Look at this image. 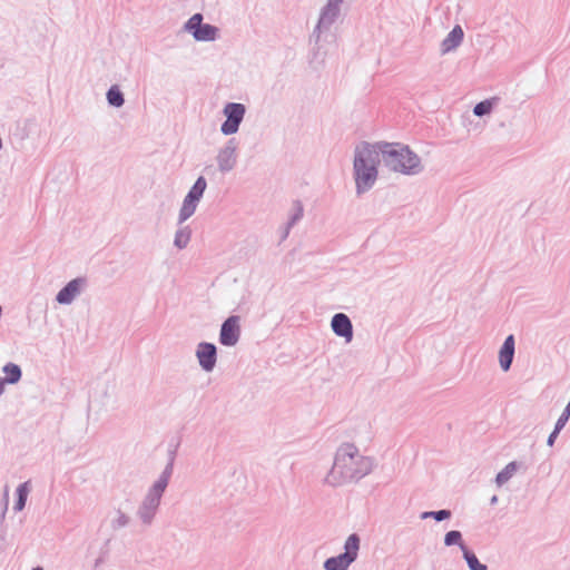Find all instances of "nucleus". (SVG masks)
Masks as SVG:
<instances>
[{
  "label": "nucleus",
  "mask_w": 570,
  "mask_h": 570,
  "mask_svg": "<svg viewBox=\"0 0 570 570\" xmlns=\"http://www.w3.org/2000/svg\"><path fill=\"white\" fill-rule=\"evenodd\" d=\"M374 465L373 458L361 454L354 443L345 442L337 448L324 483L333 488L357 483L373 471Z\"/></svg>",
  "instance_id": "1"
},
{
  "label": "nucleus",
  "mask_w": 570,
  "mask_h": 570,
  "mask_svg": "<svg viewBox=\"0 0 570 570\" xmlns=\"http://www.w3.org/2000/svg\"><path fill=\"white\" fill-rule=\"evenodd\" d=\"M375 147L381 157V163L391 171L413 176L422 173L424 169L419 155L406 145L377 141Z\"/></svg>",
  "instance_id": "2"
},
{
  "label": "nucleus",
  "mask_w": 570,
  "mask_h": 570,
  "mask_svg": "<svg viewBox=\"0 0 570 570\" xmlns=\"http://www.w3.org/2000/svg\"><path fill=\"white\" fill-rule=\"evenodd\" d=\"M381 163L375 144L363 141L354 151L353 173L357 195L368 191L377 179Z\"/></svg>",
  "instance_id": "3"
},
{
  "label": "nucleus",
  "mask_w": 570,
  "mask_h": 570,
  "mask_svg": "<svg viewBox=\"0 0 570 570\" xmlns=\"http://www.w3.org/2000/svg\"><path fill=\"white\" fill-rule=\"evenodd\" d=\"M360 546V535L357 533L350 534L344 543V552L327 558L323 563L324 570H347L357 559Z\"/></svg>",
  "instance_id": "4"
},
{
  "label": "nucleus",
  "mask_w": 570,
  "mask_h": 570,
  "mask_svg": "<svg viewBox=\"0 0 570 570\" xmlns=\"http://www.w3.org/2000/svg\"><path fill=\"white\" fill-rule=\"evenodd\" d=\"M342 2L343 0H326V4L321 9L318 21L311 35V40L316 45L321 40L322 32L330 30L340 17Z\"/></svg>",
  "instance_id": "5"
},
{
  "label": "nucleus",
  "mask_w": 570,
  "mask_h": 570,
  "mask_svg": "<svg viewBox=\"0 0 570 570\" xmlns=\"http://www.w3.org/2000/svg\"><path fill=\"white\" fill-rule=\"evenodd\" d=\"M226 117L220 126V131L225 136L234 135L238 131L246 114L245 105L240 102H227L223 109Z\"/></svg>",
  "instance_id": "6"
},
{
  "label": "nucleus",
  "mask_w": 570,
  "mask_h": 570,
  "mask_svg": "<svg viewBox=\"0 0 570 570\" xmlns=\"http://www.w3.org/2000/svg\"><path fill=\"white\" fill-rule=\"evenodd\" d=\"M238 142L235 138L228 139L226 145L222 147L216 156L218 170L222 174L232 171L237 164Z\"/></svg>",
  "instance_id": "7"
},
{
  "label": "nucleus",
  "mask_w": 570,
  "mask_h": 570,
  "mask_svg": "<svg viewBox=\"0 0 570 570\" xmlns=\"http://www.w3.org/2000/svg\"><path fill=\"white\" fill-rule=\"evenodd\" d=\"M239 317L232 315L220 326L219 343L224 346H234L239 341Z\"/></svg>",
  "instance_id": "8"
},
{
  "label": "nucleus",
  "mask_w": 570,
  "mask_h": 570,
  "mask_svg": "<svg viewBox=\"0 0 570 570\" xmlns=\"http://www.w3.org/2000/svg\"><path fill=\"white\" fill-rule=\"evenodd\" d=\"M199 366L205 372H212L217 363V347L214 343L200 342L196 348Z\"/></svg>",
  "instance_id": "9"
},
{
  "label": "nucleus",
  "mask_w": 570,
  "mask_h": 570,
  "mask_svg": "<svg viewBox=\"0 0 570 570\" xmlns=\"http://www.w3.org/2000/svg\"><path fill=\"white\" fill-rule=\"evenodd\" d=\"M160 500L146 494L137 509V517L144 525H150L158 512Z\"/></svg>",
  "instance_id": "10"
},
{
  "label": "nucleus",
  "mask_w": 570,
  "mask_h": 570,
  "mask_svg": "<svg viewBox=\"0 0 570 570\" xmlns=\"http://www.w3.org/2000/svg\"><path fill=\"white\" fill-rule=\"evenodd\" d=\"M331 327L336 336L343 337L347 343L353 340V324L346 314H334L331 321Z\"/></svg>",
  "instance_id": "11"
},
{
  "label": "nucleus",
  "mask_w": 570,
  "mask_h": 570,
  "mask_svg": "<svg viewBox=\"0 0 570 570\" xmlns=\"http://www.w3.org/2000/svg\"><path fill=\"white\" fill-rule=\"evenodd\" d=\"M515 352L514 335L510 334L505 337L499 351V363L501 368L507 372L511 368Z\"/></svg>",
  "instance_id": "12"
},
{
  "label": "nucleus",
  "mask_w": 570,
  "mask_h": 570,
  "mask_svg": "<svg viewBox=\"0 0 570 570\" xmlns=\"http://www.w3.org/2000/svg\"><path fill=\"white\" fill-rule=\"evenodd\" d=\"M464 32L462 28L458 24L453 27V29L448 33L445 39L441 42V52L448 53L459 47L463 40Z\"/></svg>",
  "instance_id": "13"
},
{
  "label": "nucleus",
  "mask_w": 570,
  "mask_h": 570,
  "mask_svg": "<svg viewBox=\"0 0 570 570\" xmlns=\"http://www.w3.org/2000/svg\"><path fill=\"white\" fill-rule=\"evenodd\" d=\"M171 475H173V472H170L169 469H164L163 472L160 473L159 478L149 488L147 494L161 501V498L164 495L166 488L168 487Z\"/></svg>",
  "instance_id": "14"
},
{
  "label": "nucleus",
  "mask_w": 570,
  "mask_h": 570,
  "mask_svg": "<svg viewBox=\"0 0 570 570\" xmlns=\"http://www.w3.org/2000/svg\"><path fill=\"white\" fill-rule=\"evenodd\" d=\"M2 372L4 373V377H1L3 385L6 384H17L22 377L21 367L12 362L7 363L2 367Z\"/></svg>",
  "instance_id": "15"
},
{
  "label": "nucleus",
  "mask_w": 570,
  "mask_h": 570,
  "mask_svg": "<svg viewBox=\"0 0 570 570\" xmlns=\"http://www.w3.org/2000/svg\"><path fill=\"white\" fill-rule=\"evenodd\" d=\"M219 29L216 26L209 23H203L198 30L194 32V39L196 41H215L218 37Z\"/></svg>",
  "instance_id": "16"
},
{
  "label": "nucleus",
  "mask_w": 570,
  "mask_h": 570,
  "mask_svg": "<svg viewBox=\"0 0 570 570\" xmlns=\"http://www.w3.org/2000/svg\"><path fill=\"white\" fill-rule=\"evenodd\" d=\"M207 188V181L204 176H199L194 185L188 190L186 198L194 200L195 203L199 204L200 199L203 198V195Z\"/></svg>",
  "instance_id": "17"
},
{
  "label": "nucleus",
  "mask_w": 570,
  "mask_h": 570,
  "mask_svg": "<svg viewBox=\"0 0 570 570\" xmlns=\"http://www.w3.org/2000/svg\"><path fill=\"white\" fill-rule=\"evenodd\" d=\"M82 287H61L56 295V301L61 305H69L81 294Z\"/></svg>",
  "instance_id": "18"
},
{
  "label": "nucleus",
  "mask_w": 570,
  "mask_h": 570,
  "mask_svg": "<svg viewBox=\"0 0 570 570\" xmlns=\"http://www.w3.org/2000/svg\"><path fill=\"white\" fill-rule=\"evenodd\" d=\"M29 491H30L29 482H23L18 485V488L16 490L17 498H16L14 505H13L14 511L19 512L24 509Z\"/></svg>",
  "instance_id": "19"
},
{
  "label": "nucleus",
  "mask_w": 570,
  "mask_h": 570,
  "mask_svg": "<svg viewBox=\"0 0 570 570\" xmlns=\"http://www.w3.org/2000/svg\"><path fill=\"white\" fill-rule=\"evenodd\" d=\"M462 557L465 560L469 570H488V566L480 562L471 549L462 547Z\"/></svg>",
  "instance_id": "20"
},
{
  "label": "nucleus",
  "mask_w": 570,
  "mask_h": 570,
  "mask_svg": "<svg viewBox=\"0 0 570 570\" xmlns=\"http://www.w3.org/2000/svg\"><path fill=\"white\" fill-rule=\"evenodd\" d=\"M191 229L189 226H183L178 228L174 237V246L178 249H184L190 242Z\"/></svg>",
  "instance_id": "21"
},
{
  "label": "nucleus",
  "mask_w": 570,
  "mask_h": 570,
  "mask_svg": "<svg viewBox=\"0 0 570 570\" xmlns=\"http://www.w3.org/2000/svg\"><path fill=\"white\" fill-rule=\"evenodd\" d=\"M106 98L108 104L116 108H120L125 104V96L117 85H114L108 89Z\"/></svg>",
  "instance_id": "22"
},
{
  "label": "nucleus",
  "mask_w": 570,
  "mask_h": 570,
  "mask_svg": "<svg viewBox=\"0 0 570 570\" xmlns=\"http://www.w3.org/2000/svg\"><path fill=\"white\" fill-rule=\"evenodd\" d=\"M197 206V203L185 197L183 200V205L179 209L178 224L181 225L189 217H191L195 214Z\"/></svg>",
  "instance_id": "23"
},
{
  "label": "nucleus",
  "mask_w": 570,
  "mask_h": 570,
  "mask_svg": "<svg viewBox=\"0 0 570 570\" xmlns=\"http://www.w3.org/2000/svg\"><path fill=\"white\" fill-rule=\"evenodd\" d=\"M518 470V463L512 461L508 463L503 470H501L495 476V483L498 487H502L507 483Z\"/></svg>",
  "instance_id": "24"
},
{
  "label": "nucleus",
  "mask_w": 570,
  "mask_h": 570,
  "mask_svg": "<svg viewBox=\"0 0 570 570\" xmlns=\"http://www.w3.org/2000/svg\"><path fill=\"white\" fill-rule=\"evenodd\" d=\"M304 215V207L301 200H294L292 205V209L289 213V217L287 220L288 227H294Z\"/></svg>",
  "instance_id": "25"
},
{
  "label": "nucleus",
  "mask_w": 570,
  "mask_h": 570,
  "mask_svg": "<svg viewBox=\"0 0 570 570\" xmlns=\"http://www.w3.org/2000/svg\"><path fill=\"white\" fill-rule=\"evenodd\" d=\"M444 544L446 547H452V546H458L461 550H462V547L463 548H469L463 539H462V533L461 531L459 530H451V531H448L444 535Z\"/></svg>",
  "instance_id": "26"
},
{
  "label": "nucleus",
  "mask_w": 570,
  "mask_h": 570,
  "mask_svg": "<svg viewBox=\"0 0 570 570\" xmlns=\"http://www.w3.org/2000/svg\"><path fill=\"white\" fill-rule=\"evenodd\" d=\"M451 515H452L451 510L442 509V510H436V511H424L421 513L420 518L422 520L432 518L435 521L441 522V521L450 519Z\"/></svg>",
  "instance_id": "27"
},
{
  "label": "nucleus",
  "mask_w": 570,
  "mask_h": 570,
  "mask_svg": "<svg viewBox=\"0 0 570 570\" xmlns=\"http://www.w3.org/2000/svg\"><path fill=\"white\" fill-rule=\"evenodd\" d=\"M493 109V100L485 99L483 101L478 102L473 108V114L478 117H483L489 115Z\"/></svg>",
  "instance_id": "28"
},
{
  "label": "nucleus",
  "mask_w": 570,
  "mask_h": 570,
  "mask_svg": "<svg viewBox=\"0 0 570 570\" xmlns=\"http://www.w3.org/2000/svg\"><path fill=\"white\" fill-rule=\"evenodd\" d=\"M202 24H203V14L195 13L187 20L184 28H185V30H187L188 32H190L194 36L195 30H198Z\"/></svg>",
  "instance_id": "29"
},
{
  "label": "nucleus",
  "mask_w": 570,
  "mask_h": 570,
  "mask_svg": "<svg viewBox=\"0 0 570 570\" xmlns=\"http://www.w3.org/2000/svg\"><path fill=\"white\" fill-rule=\"evenodd\" d=\"M117 514V518L114 519L110 523L112 530H119L121 528H125L130 522V518L121 510H118Z\"/></svg>",
  "instance_id": "30"
},
{
  "label": "nucleus",
  "mask_w": 570,
  "mask_h": 570,
  "mask_svg": "<svg viewBox=\"0 0 570 570\" xmlns=\"http://www.w3.org/2000/svg\"><path fill=\"white\" fill-rule=\"evenodd\" d=\"M178 446H179V443H177L175 445L170 444L168 452H167L168 461H167L165 469H169L170 472L174 471V464H175Z\"/></svg>",
  "instance_id": "31"
},
{
  "label": "nucleus",
  "mask_w": 570,
  "mask_h": 570,
  "mask_svg": "<svg viewBox=\"0 0 570 570\" xmlns=\"http://www.w3.org/2000/svg\"><path fill=\"white\" fill-rule=\"evenodd\" d=\"M564 425L566 424H563L562 422L557 420V422L554 424V429L552 430V432L548 436V440H547L548 446H553L554 445V442H556L559 433L561 432V430L564 428Z\"/></svg>",
  "instance_id": "32"
},
{
  "label": "nucleus",
  "mask_w": 570,
  "mask_h": 570,
  "mask_svg": "<svg viewBox=\"0 0 570 570\" xmlns=\"http://www.w3.org/2000/svg\"><path fill=\"white\" fill-rule=\"evenodd\" d=\"M85 283H86L85 278L76 277V278L69 281L66 285H77V286H80V285H85Z\"/></svg>",
  "instance_id": "33"
},
{
  "label": "nucleus",
  "mask_w": 570,
  "mask_h": 570,
  "mask_svg": "<svg viewBox=\"0 0 570 570\" xmlns=\"http://www.w3.org/2000/svg\"><path fill=\"white\" fill-rule=\"evenodd\" d=\"M293 227H288V224L286 223L285 227H284V230H283V234H282V240L286 239L287 236L289 235V232Z\"/></svg>",
  "instance_id": "34"
},
{
  "label": "nucleus",
  "mask_w": 570,
  "mask_h": 570,
  "mask_svg": "<svg viewBox=\"0 0 570 570\" xmlns=\"http://www.w3.org/2000/svg\"><path fill=\"white\" fill-rule=\"evenodd\" d=\"M497 502H498V497H497V495H493V497L490 499V504H491V505H494V504H497Z\"/></svg>",
  "instance_id": "35"
},
{
  "label": "nucleus",
  "mask_w": 570,
  "mask_h": 570,
  "mask_svg": "<svg viewBox=\"0 0 570 570\" xmlns=\"http://www.w3.org/2000/svg\"><path fill=\"white\" fill-rule=\"evenodd\" d=\"M7 509H8V502L6 501V503H4V509H3L2 513H1V518H2V519H3V518H4V515H6V511H7Z\"/></svg>",
  "instance_id": "36"
},
{
  "label": "nucleus",
  "mask_w": 570,
  "mask_h": 570,
  "mask_svg": "<svg viewBox=\"0 0 570 570\" xmlns=\"http://www.w3.org/2000/svg\"><path fill=\"white\" fill-rule=\"evenodd\" d=\"M104 562V559L100 557L96 560L95 566L98 567L100 563Z\"/></svg>",
  "instance_id": "37"
},
{
  "label": "nucleus",
  "mask_w": 570,
  "mask_h": 570,
  "mask_svg": "<svg viewBox=\"0 0 570 570\" xmlns=\"http://www.w3.org/2000/svg\"><path fill=\"white\" fill-rule=\"evenodd\" d=\"M31 570H43V568H41V567H35V568H32Z\"/></svg>",
  "instance_id": "38"
}]
</instances>
